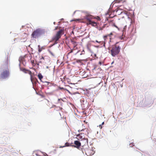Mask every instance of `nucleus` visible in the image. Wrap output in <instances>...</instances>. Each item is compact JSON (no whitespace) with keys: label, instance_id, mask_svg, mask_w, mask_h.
<instances>
[{"label":"nucleus","instance_id":"nucleus-1","mask_svg":"<svg viewBox=\"0 0 156 156\" xmlns=\"http://www.w3.org/2000/svg\"><path fill=\"white\" fill-rule=\"evenodd\" d=\"M2 67V70L0 75V78L4 79L8 77L9 74L8 61H7L6 62L5 65V66L3 65Z\"/></svg>","mask_w":156,"mask_h":156},{"label":"nucleus","instance_id":"nucleus-2","mask_svg":"<svg viewBox=\"0 0 156 156\" xmlns=\"http://www.w3.org/2000/svg\"><path fill=\"white\" fill-rule=\"evenodd\" d=\"M118 43L117 42L115 44L112 45L111 47L109 48L111 54L114 57L118 55L120 51V48L117 44Z\"/></svg>","mask_w":156,"mask_h":156},{"label":"nucleus","instance_id":"nucleus-3","mask_svg":"<svg viewBox=\"0 0 156 156\" xmlns=\"http://www.w3.org/2000/svg\"><path fill=\"white\" fill-rule=\"evenodd\" d=\"M64 34V30L61 29L57 32L52 38V40L55 42V44L57 43V41L61 38V36Z\"/></svg>","mask_w":156,"mask_h":156},{"label":"nucleus","instance_id":"nucleus-4","mask_svg":"<svg viewBox=\"0 0 156 156\" xmlns=\"http://www.w3.org/2000/svg\"><path fill=\"white\" fill-rule=\"evenodd\" d=\"M44 33V32L40 29H37L34 30L31 34V37L34 38H38L41 35Z\"/></svg>","mask_w":156,"mask_h":156},{"label":"nucleus","instance_id":"nucleus-5","mask_svg":"<svg viewBox=\"0 0 156 156\" xmlns=\"http://www.w3.org/2000/svg\"><path fill=\"white\" fill-rule=\"evenodd\" d=\"M85 152L87 156H91L95 153V151L93 149V148H88L85 150Z\"/></svg>","mask_w":156,"mask_h":156},{"label":"nucleus","instance_id":"nucleus-6","mask_svg":"<svg viewBox=\"0 0 156 156\" xmlns=\"http://www.w3.org/2000/svg\"><path fill=\"white\" fill-rule=\"evenodd\" d=\"M20 69L21 71L23 72H24V71H27L28 73L30 76V79H31V80H32V73L30 71L22 67H20Z\"/></svg>","mask_w":156,"mask_h":156},{"label":"nucleus","instance_id":"nucleus-7","mask_svg":"<svg viewBox=\"0 0 156 156\" xmlns=\"http://www.w3.org/2000/svg\"><path fill=\"white\" fill-rule=\"evenodd\" d=\"M20 69L21 71L23 72H24V71H27L28 73L30 76V79H31V80H32V73L30 71L22 67H20Z\"/></svg>","mask_w":156,"mask_h":156},{"label":"nucleus","instance_id":"nucleus-8","mask_svg":"<svg viewBox=\"0 0 156 156\" xmlns=\"http://www.w3.org/2000/svg\"><path fill=\"white\" fill-rule=\"evenodd\" d=\"M85 18L86 20L87 21V23H89L92 20V19L95 18V17H94L90 15H86Z\"/></svg>","mask_w":156,"mask_h":156},{"label":"nucleus","instance_id":"nucleus-9","mask_svg":"<svg viewBox=\"0 0 156 156\" xmlns=\"http://www.w3.org/2000/svg\"><path fill=\"white\" fill-rule=\"evenodd\" d=\"M74 144L75 145H72V146L77 148H79L81 145V143L78 140L75 141Z\"/></svg>","mask_w":156,"mask_h":156},{"label":"nucleus","instance_id":"nucleus-10","mask_svg":"<svg viewBox=\"0 0 156 156\" xmlns=\"http://www.w3.org/2000/svg\"><path fill=\"white\" fill-rule=\"evenodd\" d=\"M87 24H90L92 26L96 27L97 26V23L93 20L89 23H87Z\"/></svg>","mask_w":156,"mask_h":156},{"label":"nucleus","instance_id":"nucleus-11","mask_svg":"<svg viewBox=\"0 0 156 156\" xmlns=\"http://www.w3.org/2000/svg\"><path fill=\"white\" fill-rule=\"evenodd\" d=\"M113 35V34L112 33H111L110 34H108L105 36H104V38L105 39V38H106L107 37H109L110 40H111L112 37V36Z\"/></svg>","mask_w":156,"mask_h":156},{"label":"nucleus","instance_id":"nucleus-12","mask_svg":"<svg viewBox=\"0 0 156 156\" xmlns=\"http://www.w3.org/2000/svg\"><path fill=\"white\" fill-rule=\"evenodd\" d=\"M32 80H31V79H30L32 83H36V81L38 82L37 79L35 77H34L33 75H32Z\"/></svg>","mask_w":156,"mask_h":156},{"label":"nucleus","instance_id":"nucleus-13","mask_svg":"<svg viewBox=\"0 0 156 156\" xmlns=\"http://www.w3.org/2000/svg\"><path fill=\"white\" fill-rule=\"evenodd\" d=\"M72 146V145H71V144H69V143H68V142H66L65 144V146H61L60 147H69V146Z\"/></svg>","mask_w":156,"mask_h":156},{"label":"nucleus","instance_id":"nucleus-14","mask_svg":"<svg viewBox=\"0 0 156 156\" xmlns=\"http://www.w3.org/2000/svg\"><path fill=\"white\" fill-rule=\"evenodd\" d=\"M38 78L41 81V79L43 78V76L41 73H39L38 75Z\"/></svg>","mask_w":156,"mask_h":156},{"label":"nucleus","instance_id":"nucleus-15","mask_svg":"<svg viewBox=\"0 0 156 156\" xmlns=\"http://www.w3.org/2000/svg\"><path fill=\"white\" fill-rule=\"evenodd\" d=\"M34 62V60H31V61H30V62L33 66H35V64Z\"/></svg>","mask_w":156,"mask_h":156},{"label":"nucleus","instance_id":"nucleus-16","mask_svg":"<svg viewBox=\"0 0 156 156\" xmlns=\"http://www.w3.org/2000/svg\"><path fill=\"white\" fill-rule=\"evenodd\" d=\"M38 51L39 52H40L42 51V49L41 48L40 46L38 45Z\"/></svg>","mask_w":156,"mask_h":156},{"label":"nucleus","instance_id":"nucleus-17","mask_svg":"<svg viewBox=\"0 0 156 156\" xmlns=\"http://www.w3.org/2000/svg\"><path fill=\"white\" fill-rule=\"evenodd\" d=\"M73 44H74L75 46H76L77 45V44H76V42L74 41H72Z\"/></svg>","mask_w":156,"mask_h":156},{"label":"nucleus","instance_id":"nucleus-18","mask_svg":"<svg viewBox=\"0 0 156 156\" xmlns=\"http://www.w3.org/2000/svg\"><path fill=\"white\" fill-rule=\"evenodd\" d=\"M66 80L67 82L68 83H69V84H71V83H70V80L69 79H66Z\"/></svg>","mask_w":156,"mask_h":156},{"label":"nucleus","instance_id":"nucleus-19","mask_svg":"<svg viewBox=\"0 0 156 156\" xmlns=\"http://www.w3.org/2000/svg\"><path fill=\"white\" fill-rule=\"evenodd\" d=\"M105 27V26H103L102 27H100L99 28V30H102L103 28H104Z\"/></svg>","mask_w":156,"mask_h":156},{"label":"nucleus","instance_id":"nucleus-20","mask_svg":"<svg viewBox=\"0 0 156 156\" xmlns=\"http://www.w3.org/2000/svg\"><path fill=\"white\" fill-rule=\"evenodd\" d=\"M77 137H78V139H79L81 138L82 136H81L80 135H78V136H77Z\"/></svg>","mask_w":156,"mask_h":156},{"label":"nucleus","instance_id":"nucleus-21","mask_svg":"<svg viewBox=\"0 0 156 156\" xmlns=\"http://www.w3.org/2000/svg\"><path fill=\"white\" fill-rule=\"evenodd\" d=\"M73 51V50H71V51L68 53L67 55H68L70 53L72 52Z\"/></svg>","mask_w":156,"mask_h":156},{"label":"nucleus","instance_id":"nucleus-22","mask_svg":"<svg viewBox=\"0 0 156 156\" xmlns=\"http://www.w3.org/2000/svg\"><path fill=\"white\" fill-rule=\"evenodd\" d=\"M95 18L94 19H95V18H96V19H97L98 20H100V18H99V17H98V16L97 18H96V17H95Z\"/></svg>","mask_w":156,"mask_h":156},{"label":"nucleus","instance_id":"nucleus-23","mask_svg":"<svg viewBox=\"0 0 156 156\" xmlns=\"http://www.w3.org/2000/svg\"><path fill=\"white\" fill-rule=\"evenodd\" d=\"M102 125L101 124V125H99V127L101 129L102 128Z\"/></svg>","mask_w":156,"mask_h":156},{"label":"nucleus","instance_id":"nucleus-24","mask_svg":"<svg viewBox=\"0 0 156 156\" xmlns=\"http://www.w3.org/2000/svg\"><path fill=\"white\" fill-rule=\"evenodd\" d=\"M103 43H104V42L103 41H101L99 42V43L101 44Z\"/></svg>","mask_w":156,"mask_h":156},{"label":"nucleus","instance_id":"nucleus-25","mask_svg":"<svg viewBox=\"0 0 156 156\" xmlns=\"http://www.w3.org/2000/svg\"><path fill=\"white\" fill-rule=\"evenodd\" d=\"M23 72L25 73H28L27 71H24V72Z\"/></svg>","mask_w":156,"mask_h":156},{"label":"nucleus","instance_id":"nucleus-26","mask_svg":"<svg viewBox=\"0 0 156 156\" xmlns=\"http://www.w3.org/2000/svg\"><path fill=\"white\" fill-rule=\"evenodd\" d=\"M44 59V57H43V56H42V57H41V59Z\"/></svg>","mask_w":156,"mask_h":156},{"label":"nucleus","instance_id":"nucleus-27","mask_svg":"<svg viewBox=\"0 0 156 156\" xmlns=\"http://www.w3.org/2000/svg\"><path fill=\"white\" fill-rule=\"evenodd\" d=\"M104 124V122H103L102 123V124H101V125H103Z\"/></svg>","mask_w":156,"mask_h":156},{"label":"nucleus","instance_id":"nucleus-28","mask_svg":"<svg viewBox=\"0 0 156 156\" xmlns=\"http://www.w3.org/2000/svg\"><path fill=\"white\" fill-rule=\"evenodd\" d=\"M67 90V91H68L69 93H70V92H69V90Z\"/></svg>","mask_w":156,"mask_h":156},{"label":"nucleus","instance_id":"nucleus-29","mask_svg":"<svg viewBox=\"0 0 156 156\" xmlns=\"http://www.w3.org/2000/svg\"><path fill=\"white\" fill-rule=\"evenodd\" d=\"M95 41L96 42H97V43H99V42L97 40H96Z\"/></svg>","mask_w":156,"mask_h":156},{"label":"nucleus","instance_id":"nucleus-30","mask_svg":"<svg viewBox=\"0 0 156 156\" xmlns=\"http://www.w3.org/2000/svg\"><path fill=\"white\" fill-rule=\"evenodd\" d=\"M57 27H57L55 28V30H57Z\"/></svg>","mask_w":156,"mask_h":156},{"label":"nucleus","instance_id":"nucleus-31","mask_svg":"<svg viewBox=\"0 0 156 156\" xmlns=\"http://www.w3.org/2000/svg\"><path fill=\"white\" fill-rule=\"evenodd\" d=\"M61 88V89H63V88H62H62Z\"/></svg>","mask_w":156,"mask_h":156},{"label":"nucleus","instance_id":"nucleus-32","mask_svg":"<svg viewBox=\"0 0 156 156\" xmlns=\"http://www.w3.org/2000/svg\"><path fill=\"white\" fill-rule=\"evenodd\" d=\"M41 48V49H44V48H43V47H42Z\"/></svg>","mask_w":156,"mask_h":156},{"label":"nucleus","instance_id":"nucleus-33","mask_svg":"<svg viewBox=\"0 0 156 156\" xmlns=\"http://www.w3.org/2000/svg\"><path fill=\"white\" fill-rule=\"evenodd\" d=\"M54 24H55V22H54Z\"/></svg>","mask_w":156,"mask_h":156},{"label":"nucleus","instance_id":"nucleus-34","mask_svg":"<svg viewBox=\"0 0 156 156\" xmlns=\"http://www.w3.org/2000/svg\"><path fill=\"white\" fill-rule=\"evenodd\" d=\"M113 62H112V64H113Z\"/></svg>","mask_w":156,"mask_h":156}]
</instances>
